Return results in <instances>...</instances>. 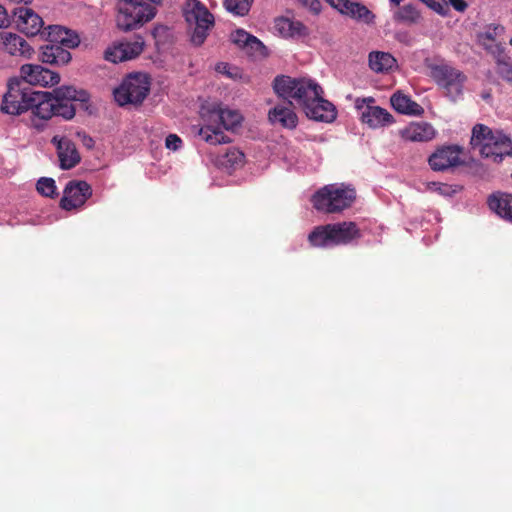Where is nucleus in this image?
<instances>
[{
    "mask_svg": "<svg viewBox=\"0 0 512 512\" xmlns=\"http://www.w3.org/2000/svg\"><path fill=\"white\" fill-rule=\"evenodd\" d=\"M89 94L85 90H76L73 86H61L52 92L33 91L22 87L19 80L10 81L3 96L1 111L9 115H20L31 111L32 125L37 129L44 127L43 121L53 116L70 120L75 116L73 101L87 102Z\"/></svg>",
    "mask_w": 512,
    "mask_h": 512,
    "instance_id": "obj_1",
    "label": "nucleus"
},
{
    "mask_svg": "<svg viewBox=\"0 0 512 512\" xmlns=\"http://www.w3.org/2000/svg\"><path fill=\"white\" fill-rule=\"evenodd\" d=\"M470 149L484 158L512 157V139L499 129L477 123L472 127Z\"/></svg>",
    "mask_w": 512,
    "mask_h": 512,
    "instance_id": "obj_2",
    "label": "nucleus"
},
{
    "mask_svg": "<svg viewBox=\"0 0 512 512\" xmlns=\"http://www.w3.org/2000/svg\"><path fill=\"white\" fill-rule=\"evenodd\" d=\"M273 88L282 98L288 99L290 105L296 103L305 110L318 95L323 93L322 87L314 80L308 78H292L290 76H277L274 79Z\"/></svg>",
    "mask_w": 512,
    "mask_h": 512,
    "instance_id": "obj_3",
    "label": "nucleus"
},
{
    "mask_svg": "<svg viewBox=\"0 0 512 512\" xmlns=\"http://www.w3.org/2000/svg\"><path fill=\"white\" fill-rule=\"evenodd\" d=\"M362 233L353 221H343L316 226L308 235V241L313 247H332L348 245L359 240Z\"/></svg>",
    "mask_w": 512,
    "mask_h": 512,
    "instance_id": "obj_4",
    "label": "nucleus"
},
{
    "mask_svg": "<svg viewBox=\"0 0 512 512\" xmlns=\"http://www.w3.org/2000/svg\"><path fill=\"white\" fill-rule=\"evenodd\" d=\"M355 199V188L342 183L325 185L312 196L311 201L317 211L334 214L351 207Z\"/></svg>",
    "mask_w": 512,
    "mask_h": 512,
    "instance_id": "obj_5",
    "label": "nucleus"
},
{
    "mask_svg": "<svg viewBox=\"0 0 512 512\" xmlns=\"http://www.w3.org/2000/svg\"><path fill=\"white\" fill-rule=\"evenodd\" d=\"M117 9V27L124 32L140 28L156 14L155 7L141 0H119Z\"/></svg>",
    "mask_w": 512,
    "mask_h": 512,
    "instance_id": "obj_6",
    "label": "nucleus"
},
{
    "mask_svg": "<svg viewBox=\"0 0 512 512\" xmlns=\"http://www.w3.org/2000/svg\"><path fill=\"white\" fill-rule=\"evenodd\" d=\"M429 76L444 90V93L452 101H456L463 92L466 75L457 68L447 63H427Z\"/></svg>",
    "mask_w": 512,
    "mask_h": 512,
    "instance_id": "obj_7",
    "label": "nucleus"
},
{
    "mask_svg": "<svg viewBox=\"0 0 512 512\" xmlns=\"http://www.w3.org/2000/svg\"><path fill=\"white\" fill-rule=\"evenodd\" d=\"M184 12L186 21L194 26L191 42L195 46L202 45L214 26L213 14L199 0H188Z\"/></svg>",
    "mask_w": 512,
    "mask_h": 512,
    "instance_id": "obj_8",
    "label": "nucleus"
},
{
    "mask_svg": "<svg viewBox=\"0 0 512 512\" xmlns=\"http://www.w3.org/2000/svg\"><path fill=\"white\" fill-rule=\"evenodd\" d=\"M150 90V82L145 74L136 73L126 77L114 90V98L120 106L141 104Z\"/></svg>",
    "mask_w": 512,
    "mask_h": 512,
    "instance_id": "obj_9",
    "label": "nucleus"
},
{
    "mask_svg": "<svg viewBox=\"0 0 512 512\" xmlns=\"http://www.w3.org/2000/svg\"><path fill=\"white\" fill-rule=\"evenodd\" d=\"M24 82L34 86H54L60 82V75L39 64H24L20 68Z\"/></svg>",
    "mask_w": 512,
    "mask_h": 512,
    "instance_id": "obj_10",
    "label": "nucleus"
},
{
    "mask_svg": "<svg viewBox=\"0 0 512 512\" xmlns=\"http://www.w3.org/2000/svg\"><path fill=\"white\" fill-rule=\"evenodd\" d=\"M92 195L91 186L85 181H70L65 189L64 195L60 201L62 209L70 211L85 204Z\"/></svg>",
    "mask_w": 512,
    "mask_h": 512,
    "instance_id": "obj_11",
    "label": "nucleus"
},
{
    "mask_svg": "<svg viewBox=\"0 0 512 512\" xmlns=\"http://www.w3.org/2000/svg\"><path fill=\"white\" fill-rule=\"evenodd\" d=\"M144 48V40L137 36L133 41H123L105 51V59L113 62H123L139 56Z\"/></svg>",
    "mask_w": 512,
    "mask_h": 512,
    "instance_id": "obj_12",
    "label": "nucleus"
},
{
    "mask_svg": "<svg viewBox=\"0 0 512 512\" xmlns=\"http://www.w3.org/2000/svg\"><path fill=\"white\" fill-rule=\"evenodd\" d=\"M0 49L11 56L24 59H31L34 55V49L24 38L8 31L0 32Z\"/></svg>",
    "mask_w": 512,
    "mask_h": 512,
    "instance_id": "obj_13",
    "label": "nucleus"
},
{
    "mask_svg": "<svg viewBox=\"0 0 512 512\" xmlns=\"http://www.w3.org/2000/svg\"><path fill=\"white\" fill-rule=\"evenodd\" d=\"M333 8L342 15L349 16L357 22L373 24L375 15L365 5L350 0H326Z\"/></svg>",
    "mask_w": 512,
    "mask_h": 512,
    "instance_id": "obj_14",
    "label": "nucleus"
},
{
    "mask_svg": "<svg viewBox=\"0 0 512 512\" xmlns=\"http://www.w3.org/2000/svg\"><path fill=\"white\" fill-rule=\"evenodd\" d=\"M12 14L18 30L26 36H36L44 25L42 18L30 8H15Z\"/></svg>",
    "mask_w": 512,
    "mask_h": 512,
    "instance_id": "obj_15",
    "label": "nucleus"
},
{
    "mask_svg": "<svg viewBox=\"0 0 512 512\" xmlns=\"http://www.w3.org/2000/svg\"><path fill=\"white\" fill-rule=\"evenodd\" d=\"M309 119L319 122H332L336 118L335 106L323 98V93L318 95V99L313 101L304 112Z\"/></svg>",
    "mask_w": 512,
    "mask_h": 512,
    "instance_id": "obj_16",
    "label": "nucleus"
},
{
    "mask_svg": "<svg viewBox=\"0 0 512 512\" xmlns=\"http://www.w3.org/2000/svg\"><path fill=\"white\" fill-rule=\"evenodd\" d=\"M399 135L405 141L426 142L434 138L433 126L426 122H413L399 130Z\"/></svg>",
    "mask_w": 512,
    "mask_h": 512,
    "instance_id": "obj_17",
    "label": "nucleus"
},
{
    "mask_svg": "<svg viewBox=\"0 0 512 512\" xmlns=\"http://www.w3.org/2000/svg\"><path fill=\"white\" fill-rule=\"evenodd\" d=\"M488 207L499 217L512 222V194L497 191L487 199Z\"/></svg>",
    "mask_w": 512,
    "mask_h": 512,
    "instance_id": "obj_18",
    "label": "nucleus"
},
{
    "mask_svg": "<svg viewBox=\"0 0 512 512\" xmlns=\"http://www.w3.org/2000/svg\"><path fill=\"white\" fill-rule=\"evenodd\" d=\"M48 30L49 42L60 45L63 48H75L80 43L79 36L74 31L65 27L52 25L48 27Z\"/></svg>",
    "mask_w": 512,
    "mask_h": 512,
    "instance_id": "obj_19",
    "label": "nucleus"
},
{
    "mask_svg": "<svg viewBox=\"0 0 512 512\" xmlns=\"http://www.w3.org/2000/svg\"><path fill=\"white\" fill-rule=\"evenodd\" d=\"M39 59L50 65H65L71 60V53L60 45L51 43L41 47Z\"/></svg>",
    "mask_w": 512,
    "mask_h": 512,
    "instance_id": "obj_20",
    "label": "nucleus"
},
{
    "mask_svg": "<svg viewBox=\"0 0 512 512\" xmlns=\"http://www.w3.org/2000/svg\"><path fill=\"white\" fill-rule=\"evenodd\" d=\"M271 123L279 124L283 128L294 129L297 126L298 118L294 110L288 105H276L268 113Z\"/></svg>",
    "mask_w": 512,
    "mask_h": 512,
    "instance_id": "obj_21",
    "label": "nucleus"
},
{
    "mask_svg": "<svg viewBox=\"0 0 512 512\" xmlns=\"http://www.w3.org/2000/svg\"><path fill=\"white\" fill-rule=\"evenodd\" d=\"M369 68L375 73H389L397 66L394 56L388 52L372 51L368 55Z\"/></svg>",
    "mask_w": 512,
    "mask_h": 512,
    "instance_id": "obj_22",
    "label": "nucleus"
},
{
    "mask_svg": "<svg viewBox=\"0 0 512 512\" xmlns=\"http://www.w3.org/2000/svg\"><path fill=\"white\" fill-rule=\"evenodd\" d=\"M361 119L371 128L387 126L393 122V116L386 109L379 106H368L362 112Z\"/></svg>",
    "mask_w": 512,
    "mask_h": 512,
    "instance_id": "obj_23",
    "label": "nucleus"
},
{
    "mask_svg": "<svg viewBox=\"0 0 512 512\" xmlns=\"http://www.w3.org/2000/svg\"><path fill=\"white\" fill-rule=\"evenodd\" d=\"M390 102L392 107L402 114L419 116L424 112L422 106L400 92L394 93L391 96Z\"/></svg>",
    "mask_w": 512,
    "mask_h": 512,
    "instance_id": "obj_24",
    "label": "nucleus"
},
{
    "mask_svg": "<svg viewBox=\"0 0 512 512\" xmlns=\"http://www.w3.org/2000/svg\"><path fill=\"white\" fill-rule=\"evenodd\" d=\"M433 171L450 172L460 175L470 173L481 162H428Z\"/></svg>",
    "mask_w": 512,
    "mask_h": 512,
    "instance_id": "obj_25",
    "label": "nucleus"
},
{
    "mask_svg": "<svg viewBox=\"0 0 512 512\" xmlns=\"http://www.w3.org/2000/svg\"><path fill=\"white\" fill-rule=\"evenodd\" d=\"M275 28L284 37H300L307 34V28L304 24L289 18L277 19Z\"/></svg>",
    "mask_w": 512,
    "mask_h": 512,
    "instance_id": "obj_26",
    "label": "nucleus"
},
{
    "mask_svg": "<svg viewBox=\"0 0 512 512\" xmlns=\"http://www.w3.org/2000/svg\"><path fill=\"white\" fill-rule=\"evenodd\" d=\"M52 143L56 147L58 160H81L75 144L69 138L54 136Z\"/></svg>",
    "mask_w": 512,
    "mask_h": 512,
    "instance_id": "obj_27",
    "label": "nucleus"
},
{
    "mask_svg": "<svg viewBox=\"0 0 512 512\" xmlns=\"http://www.w3.org/2000/svg\"><path fill=\"white\" fill-rule=\"evenodd\" d=\"M464 147L458 144H445L439 146L427 160H460Z\"/></svg>",
    "mask_w": 512,
    "mask_h": 512,
    "instance_id": "obj_28",
    "label": "nucleus"
},
{
    "mask_svg": "<svg viewBox=\"0 0 512 512\" xmlns=\"http://www.w3.org/2000/svg\"><path fill=\"white\" fill-rule=\"evenodd\" d=\"M393 19L399 23L416 24L420 21L421 14L414 4L409 3L399 7L393 13Z\"/></svg>",
    "mask_w": 512,
    "mask_h": 512,
    "instance_id": "obj_29",
    "label": "nucleus"
},
{
    "mask_svg": "<svg viewBox=\"0 0 512 512\" xmlns=\"http://www.w3.org/2000/svg\"><path fill=\"white\" fill-rule=\"evenodd\" d=\"M218 120L226 130H234L242 123L243 117L237 110L219 108L215 111Z\"/></svg>",
    "mask_w": 512,
    "mask_h": 512,
    "instance_id": "obj_30",
    "label": "nucleus"
},
{
    "mask_svg": "<svg viewBox=\"0 0 512 512\" xmlns=\"http://www.w3.org/2000/svg\"><path fill=\"white\" fill-rule=\"evenodd\" d=\"M253 0H224L226 10L237 16L248 14Z\"/></svg>",
    "mask_w": 512,
    "mask_h": 512,
    "instance_id": "obj_31",
    "label": "nucleus"
},
{
    "mask_svg": "<svg viewBox=\"0 0 512 512\" xmlns=\"http://www.w3.org/2000/svg\"><path fill=\"white\" fill-rule=\"evenodd\" d=\"M199 134L207 143L214 145L228 141L227 137L221 131L211 129L210 127L202 128Z\"/></svg>",
    "mask_w": 512,
    "mask_h": 512,
    "instance_id": "obj_32",
    "label": "nucleus"
},
{
    "mask_svg": "<svg viewBox=\"0 0 512 512\" xmlns=\"http://www.w3.org/2000/svg\"><path fill=\"white\" fill-rule=\"evenodd\" d=\"M37 191L46 197L53 198L57 195L56 192V184L54 179L48 177H42L37 181L36 184Z\"/></svg>",
    "mask_w": 512,
    "mask_h": 512,
    "instance_id": "obj_33",
    "label": "nucleus"
},
{
    "mask_svg": "<svg viewBox=\"0 0 512 512\" xmlns=\"http://www.w3.org/2000/svg\"><path fill=\"white\" fill-rule=\"evenodd\" d=\"M212 167H209L212 173H225L227 175H232L233 172L242 167L244 162H211Z\"/></svg>",
    "mask_w": 512,
    "mask_h": 512,
    "instance_id": "obj_34",
    "label": "nucleus"
},
{
    "mask_svg": "<svg viewBox=\"0 0 512 512\" xmlns=\"http://www.w3.org/2000/svg\"><path fill=\"white\" fill-rule=\"evenodd\" d=\"M251 35L250 33L246 32L243 29H238L235 32L231 34V41L236 44L239 48L244 49V47L247 45L248 41H251ZM253 43H256L254 40H252Z\"/></svg>",
    "mask_w": 512,
    "mask_h": 512,
    "instance_id": "obj_35",
    "label": "nucleus"
},
{
    "mask_svg": "<svg viewBox=\"0 0 512 512\" xmlns=\"http://www.w3.org/2000/svg\"><path fill=\"white\" fill-rule=\"evenodd\" d=\"M251 40H254L256 43H253L252 41H248L247 45L244 47L243 50L246 51V53L251 55H262L265 51L264 44L255 36L251 37Z\"/></svg>",
    "mask_w": 512,
    "mask_h": 512,
    "instance_id": "obj_36",
    "label": "nucleus"
},
{
    "mask_svg": "<svg viewBox=\"0 0 512 512\" xmlns=\"http://www.w3.org/2000/svg\"><path fill=\"white\" fill-rule=\"evenodd\" d=\"M440 15H446L448 5L445 0H420Z\"/></svg>",
    "mask_w": 512,
    "mask_h": 512,
    "instance_id": "obj_37",
    "label": "nucleus"
},
{
    "mask_svg": "<svg viewBox=\"0 0 512 512\" xmlns=\"http://www.w3.org/2000/svg\"><path fill=\"white\" fill-rule=\"evenodd\" d=\"M428 189L436 191L439 194L444 195V196H450L455 192V190H453L450 185L437 183V182L428 183Z\"/></svg>",
    "mask_w": 512,
    "mask_h": 512,
    "instance_id": "obj_38",
    "label": "nucleus"
},
{
    "mask_svg": "<svg viewBox=\"0 0 512 512\" xmlns=\"http://www.w3.org/2000/svg\"><path fill=\"white\" fill-rule=\"evenodd\" d=\"M182 145L181 138L176 134H169L165 139V146L169 150L176 151Z\"/></svg>",
    "mask_w": 512,
    "mask_h": 512,
    "instance_id": "obj_39",
    "label": "nucleus"
},
{
    "mask_svg": "<svg viewBox=\"0 0 512 512\" xmlns=\"http://www.w3.org/2000/svg\"><path fill=\"white\" fill-rule=\"evenodd\" d=\"M223 157L226 158V160L236 161L244 158V153L240 151L238 148L231 146L225 149Z\"/></svg>",
    "mask_w": 512,
    "mask_h": 512,
    "instance_id": "obj_40",
    "label": "nucleus"
},
{
    "mask_svg": "<svg viewBox=\"0 0 512 512\" xmlns=\"http://www.w3.org/2000/svg\"><path fill=\"white\" fill-rule=\"evenodd\" d=\"M298 2L315 14H318L321 10V2L319 0H298Z\"/></svg>",
    "mask_w": 512,
    "mask_h": 512,
    "instance_id": "obj_41",
    "label": "nucleus"
},
{
    "mask_svg": "<svg viewBox=\"0 0 512 512\" xmlns=\"http://www.w3.org/2000/svg\"><path fill=\"white\" fill-rule=\"evenodd\" d=\"M500 74L504 80L512 83V64H502V66L500 67Z\"/></svg>",
    "mask_w": 512,
    "mask_h": 512,
    "instance_id": "obj_42",
    "label": "nucleus"
},
{
    "mask_svg": "<svg viewBox=\"0 0 512 512\" xmlns=\"http://www.w3.org/2000/svg\"><path fill=\"white\" fill-rule=\"evenodd\" d=\"M448 2L458 12H464L468 6L464 0H448Z\"/></svg>",
    "mask_w": 512,
    "mask_h": 512,
    "instance_id": "obj_43",
    "label": "nucleus"
},
{
    "mask_svg": "<svg viewBox=\"0 0 512 512\" xmlns=\"http://www.w3.org/2000/svg\"><path fill=\"white\" fill-rule=\"evenodd\" d=\"M79 136L81 137V141H82V144L87 148V149H92L94 147V140L86 135V134H79Z\"/></svg>",
    "mask_w": 512,
    "mask_h": 512,
    "instance_id": "obj_44",
    "label": "nucleus"
},
{
    "mask_svg": "<svg viewBox=\"0 0 512 512\" xmlns=\"http://www.w3.org/2000/svg\"><path fill=\"white\" fill-rule=\"evenodd\" d=\"M8 15L4 7L0 5V28L7 26Z\"/></svg>",
    "mask_w": 512,
    "mask_h": 512,
    "instance_id": "obj_45",
    "label": "nucleus"
},
{
    "mask_svg": "<svg viewBox=\"0 0 512 512\" xmlns=\"http://www.w3.org/2000/svg\"><path fill=\"white\" fill-rule=\"evenodd\" d=\"M62 170H70L76 166L78 162H59Z\"/></svg>",
    "mask_w": 512,
    "mask_h": 512,
    "instance_id": "obj_46",
    "label": "nucleus"
},
{
    "mask_svg": "<svg viewBox=\"0 0 512 512\" xmlns=\"http://www.w3.org/2000/svg\"><path fill=\"white\" fill-rule=\"evenodd\" d=\"M389 1H390V3H392V4L399 6V5H400V3H401L403 0H389Z\"/></svg>",
    "mask_w": 512,
    "mask_h": 512,
    "instance_id": "obj_47",
    "label": "nucleus"
},
{
    "mask_svg": "<svg viewBox=\"0 0 512 512\" xmlns=\"http://www.w3.org/2000/svg\"><path fill=\"white\" fill-rule=\"evenodd\" d=\"M486 37H487L488 39H492V35H491L490 33H486Z\"/></svg>",
    "mask_w": 512,
    "mask_h": 512,
    "instance_id": "obj_48",
    "label": "nucleus"
},
{
    "mask_svg": "<svg viewBox=\"0 0 512 512\" xmlns=\"http://www.w3.org/2000/svg\"><path fill=\"white\" fill-rule=\"evenodd\" d=\"M510 45L512 46V39L510 40Z\"/></svg>",
    "mask_w": 512,
    "mask_h": 512,
    "instance_id": "obj_49",
    "label": "nucleus"
}]
</instances>
